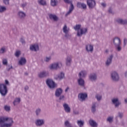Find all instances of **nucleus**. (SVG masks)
<instances>
[{
  "label": "nucleus",
  "instance_id": "b1692460",
  "mask_svg": "<svg viewBox=\"0 0 127 127\" xmlns=\"http://www.w3.org/2000/svg\"><path fill=\"white\" fill-rule=\"evenodd\" d=\"M65 60L66 66H70V65H71V63L72 62V58L71 56H67L65 59Z\"/></svg>",
  "mask_w": 127,
  "mask_h": 127
},
{
  "label": "nucleus",
  "instance_id": "4be33fe9",
  "mask_svg": "<svg viewBox=\"0 0 127 127\" xmlns=\"http://www.w3.org/2000/svg\"><path fill=\"white\" fill-rule=\"evenodd\" d=\"M86 50L87 52H93L94 51V47L91 44H88L86 46Z\"/></svg>",
  "mask_w": 127,
  "mask_h": 127
},
{
  "label": "nucleus",
  "instance_id": "f257e3e1",
  "mask_svg": "<svg viewBox=\"0 0 127 127\" xmlns=\"http://www.w3.org/2000/svg\"><path fill=\"white\" fill-rule=\"evenodd\" d=\"M13 123L12 118L0 116V127H11Z\"/></svg>",
  "mask_w": 127,
  "mask_h": 127
},
{
  "label": "nucleus",
  "instance_id": "a19ab883",
  "mask_svg": "<svg viewBox=\"0 0 127 127\" xmlns=\"http://www.w3.org/2000/svg\"><path fill=\"white\" fill-rule=\"evenodd\" d=\"M82 26L81 25H80V24H78V25H76V26H74V27H73V28H74V29H75V30H77V32H78V30H80V29H81V27Z\"/></svg>",
  "mask_w": 127,
  "mask_h": 127
},
{
  "label": "nucleus",
  "instance_id": "6e6552de",
  "mask_svg": "<svg viewBox=\"0 0 127 127\" xmlns=\"http://www.w3.org/2000/svg\"><path fill=\"white\" fill-rule=\"evenodd\" d=\"M87 4L89 9H93L96 6V1L95 0H87Z\"/></svg>",
  "mask_w": 127,
  "mask_h": 127
},
{
  "label": "nucleus",
  "instance_id": "13d9d810",
  "mask_svg": "<svg viewBox=\"0 0 127 127\" xmlns=\"http://www.w3.org/2000/svg\"><path fill=\"white\" fill-rule=\"evenodd\" d=\"M101 4L103 7H106V6H107V4L106 3L102 2Z\"/></svg>",
  "mask_w": 127,
  "mask_h": 127
},
{
  "label": "nucleus",
  "instance_id": "3c124183",
  "mask_svg": "<svg viewBox=\"0 0 127 127\" xmlns=\"http://www.w3.org/2000/svg\"><path fill=\"white\" fill-rule=\"evenodd\" d=\"M127 44V39L124 38V46H126Z\"/></svg>",
  "mask_w": 127,
  "mask_h": 127
},
{
  "label": "nucleus",
  "instance_id": "9b49d317",
  "mask_svg": "<svg viewBox=\"0 0 127 127\" xmlns=\"http://www.w3.org/2000/svg\"><path fill=\"white\" fill-rule=\"evenodd\" d=\"M87 97H88V95L86 93H79L78 95V100L80 101V102L85 101Z\"/></svg>",
  "mask_w": 127,
  "mask_h": 127
},
{
  "label": "nucleus",
  "instance_id": "a211bd4d",
  "mask_svg": "<svg viewBox=\"0 0 127 127\" xmlns=\"http://www.w3.org/2000/svg\"><path fill=\"white\" fill-rule=\"evenodd\" d=\"M77 7L78 8H82V9H86V8H87V5L84 3L78 2L77 3Z\"/></svg>",
  "mask_w": 127,
  "mask_h": 127
},
{
  "label": "nucleus",
  "instance_id": "052dcab7",
  "mask_svg": "<svg viewBox=\"0 0 127 127\" xmlns=\"http://www.w3.org/2000/svg\"><path fill=\"white\" fill-rule=\"evenodd\" d=\"M10 69H12V66H11V65L9 67H7V71H9V70H10Z\"/></svg>",
  "mask_w": 127,
  "mask_h": 127
},
{
  "label": "nucleus",
  "instance_id": "bf43d9fd",
  "mask_svg": "<svg viewBox=\"0 0 127 127\" xmlns=\"http://www.w3.org/2000/svg\"><path fill=\"white\" fill-rule=\"evenodd\" d=\"M108 11L109 12V13H112L113 14V10H112V8H109Z\"/></svg>",
  "mask_w": 127,
  "mask_h": 127
},
{
  "label": "nucleus",
  "instance_id": "338daca9",
  "mask_svg": "<svg viewBox=\"0 0 127 127\" xmlns=\"http://www.w3.org/2000/svg\"><path fill=\"white\" fill-rule=\"evenodd\" d=\"M25 75H28V74L27 72H25Z\"/></svg>",
  "mask_w": 127,
  "mask_h": 127
},
{
  "label": "nucleus",
  "instance_id": "2f4dec72",
  "mask_svg": "<svg viewBox=\"0 0 127 127\" xmlns=\"http://www.w3.org/2000/svg\"><path fill=\"white\" fill-rule=\"evenodd\" d=\"M58 4V0H51V5L52 6H56Z\"/></svg>",
  "mask_w": 127,
  "mask_h": 127
},
{
  "label": "nucleus",
  "instance_id": "f704fd0d",
  "mask_svg": "<svg viewBox=\"0 0 127 127\" xmlns=\"http://www.w3.org/2000/svg\"><path fill=\"white\" fill-rule=\"evenodd\" d=\"M89 123L91 127H96L97 126V123L93 120H89Z\"/></svg>",
  "mask_w": 127,
  "mask_h": 127
},
{
  "label": "nucleus",
  "instance_id": "bb28decb",
  "mask_svg": "<svg viewBox=\"0 0 127 127\" xmlns=\"http://www.w3.org/2000/svg\"><path fill=\"white\" fill-rule=\"evenodd\" d=\"M117 22L118 23H119L120 24H127V19L123 20V19H118L116 20Z\"/></svg>",
  "mask_w": 127,
  "mask_h": 127
},
{
  "label": "nucleus",
  "instance_id": "c9c22d12",
  "mask_svg": "<svg viewBox=\"0 0 127 127\" xmlns=\"http://www.w3.org/2000/svg\"><path fill=\"white\" fill-rule=\"evenodd\" d=\"M103 97L102 96V95L101 94H96L95 96V98L97 100L98 102H100L101 100H102Z\"/></svg>",
  "mask_w": 127,
  "mask_h": 127
},
{
  "label": "nucleus",
  "instance_id": "69168bd1",
  "mask_svg": "<svg viewBox=\"0 0 127 127\" xmlns=\"http://www.w3.org/2000/svg\"><path fill=\"white\" fill-rule=\"evenodd\" d=\"M105 52H106V53H108V52H109V50H106Z\"/></svg>",
  "mask_w": 127,
  "mask_h": 127
},
{
  "label": "nucleus",
  "instance_id": "ea45409f",
  "mask_svg": "<svg viewBox=\"0 0 127 127\" xmlns=\"http://www.w3.org/2000/svg\"><path fill=\"white\" fill-rule=\"evenodd\" d=\"M64 126L66 127H72V124L69 121H66L64 122Z\"/></svg>",
  "mask_w": 127,
  "mask_h": 127
},
{
  "label": "nucleus",
  "instance_id": "5701e85b",
  "mask_svg": "<svg viewBox=\"0 0 127 127\" xmlns=\"http://www.w3.org/2000/svg\"><path fill=\"white\" fill-rule=\"evenodd\" d=\"M87 75V72L85 70H82L78 73L79 78L83 79V78H85L86 75Z\"/></svg>",
  "mask_w": 127,
  "mask_h": 127
},
{
  "label": "nucleus",
  "instance_id": "09e8293b",
  "mask_svg": "<svg viewBox=\"0 0 127 127\" xmlns=\"http://www.w3.org/2000/svg\"><path fill=\"white\" fill-rule=\"evenodd\" d=\"M64 2L65 3H70V5H72V4H73V3H72V1L70 0H64Z\"/></svg>",
  "mask_w": 127,
  "mask_h": 127
},
{
  "label": "nucleus",
  "instance_id": "5fc2aeb1",
  "mask_svg": "<svg viewBox=\"0 0 127 127\" xmlns=\"http://www.w3.org/2000/svg\"><path fill=\"white\" fill-rule=\"evenodd\" d=\"M73 113L74 115H79V111L78 110H73Z\"/></svg>",
  "mask_w": 127,
  "mask_h": 127
},
{
  "label": "nucleus",
  "instance_id": "58836bf2",
  "mask_svg": "<svg viewBox=\"0 0 127 127\" xmlns=\"http://www.w3.org/2000/svg\"><path fill=\"white\" fill-rule=\"evenodd\" d=\"M6 10V8L3 6H0V13H2V12H4Z\"/></svg>",
  "mask_w": 127,
  "mask_h": 127
},
{
  "label": "nucleus",
  "instance_id": "e433bc0d",
  "mask_svg": "<svg viewBox=\"0 0 127 127\" xmlns=\"http://www.w3.org/2000/svg\"><path fill=\"white\" fill-rule=\"evenodd\" d=\"M84 121L81 120H78L77 121V124L79 127H82L84 126Z\"/></svg>",
  "mask_w": 127,
  "mask_h": 127
},
{
  "label": "nucleus",
  "instance_id": "72a5a7b5",
  "mask_svg": "<svg viewBox=\"0 0 127 127\" xmlns=\"http://www.w3.org/2000/svg\"><path fill=\"white\" fill-rule=\"evenodd\" d=\"M20 103V98H16L14 99L13 104L14 106H16V105H18Z\"/></svg>",
  "mask_w": 127,
  "mask_h": 127
},
{
  "label": "nucleus",
  "instance_id": "1a4fd4ad",
  "mask_svg": "<svg viewBox=\"0 0 127 127\" xmlns=\"http://www.w3.org/2000/svg\"><path fill=\"white\" fill-rule=\"evenodd\" d=\"M39 78L42 79L43 78H46L49 76V72L48 71L44 70L40 72L38 75Z\"/></svg>",
  "mask_w": 127,
  "mask_h": 127
},
{
  "label": "nucleus",
  "instance_id": "6ab92c4d",
  "mask_svg": "<svg viewBox=\"0 0 127 127\" xmlns=\"http://www.w3.org/2000/svg\"><path fill=\"white\" fill-rule=\"evenodd\" d=\"M26 16V14H25L24 12L22 11H20L18 12V17H19L20 19H24Z\"/></svg>",
  "mask_w": 127,
  "mask_h": 127
},
{
  "label": "nucleus",
  "instance_id": "ddd939ff",
  "mask_svg": "<svg viewBox=\"0 0 127 127\" xmlns=\"http://www.w3.org/2000/svg\"><path fill=\"white\" fill-rule=\"evenodd\" d=\"M65 78V74L63 72H61L60 73L55 76V80H58L59 81H61L63 79Z\"/></svg>",
  "mask_w": 127,
  "mask_h": 127
},
{
  "label": "nucleus",
  "instance_id": "864d4df0",
  "mask_svg": "<svg viewBox=\"0 0 127 127\" xmlns=\"http://www.w3.org/2000/svg\"><path fill=\"white\" fill-rule=\"evenodd\" d=\"M107 121L108 122H109V123H112V122H113V118L112 117H109L107 119Z\"/></svg>",
  "mask_w": 127,
  "mask_h": 127
},
{
  "label": "nucleus",
  "instance_id": "4d7b16f0",
  "mask_svg": "<svg viewBox=\"0 0 127 127\" xmlns=\"http://www.w3.org/2000/svg\"><path fill=\"white\" fill-rule=\"evenodd\" d=\"M20 41L21 42L22 44H25V41L23 38H21Z\"/></svg>",
  "mask_w": 127,
  "mask_h": 127
},
{
  "label": "nucleus",
  "instance_id": "4c0bfd02",
  "mask_svg": "<svg viewBox=\"0 0 127 127\" xmlns=\"http://www.w3.org/2000/svg\"><path fill=\"white\" fill-rule=\"evenodd\" d=\"M6 52V49H5V47H2L0 49V54H3V53H5Z\"/></svg>",
  "mask_w": 127,
  "mask_h": 127
},
{
  "label": "nucleus",
  "instance_id": "393cba45",
  "mask_svg": "<svg viewBox=\"0 0 127 127\" xmlns=\"http://www.w3.org/2000/svg\"><path fill=\"white\" fill-rule=\"evenodd\" d=\"M77 82L79 86H80V87H84L85 86V81L83 78H79V79H78Z\"/></svg>",
  "mask_w": 127,
  "mask_h": 127
},
{
  "label": "nucleus",
  "instance_id": "f3484780",
  "mask_svg": "<svg viewBox=\"0 0 127 127\" xmlns=\"http://www.w3.org/2000/svg\"><path fill=\"white\" fill-rule=\"evenodd\" d=\"M30 50H31V51H38V50H39V46L38 44H34L31 45L30 47Z\"/></svg>",
  "mask_w": 127,
  "mask_h": 127
},
{
  "label": "nucleus",
  "instance_id": "c85d7f7f",
  "mask_svg": "<svg viewBox=\"0 0 127 127\" xmlns=\"http://www.w3.org/2000/svg\"><path fill=\"white\" fill-rule=\"evenodd\" d=\"M74 9V5L73 4H71V5L69 6V9L68 11L67 12V13L65 14V16H68L69 14H70L72 11H73V10Z\"/></svg>",
  "mask_w": 127,
  "mask_h": 127
},
{
  "label": "nucleus",
  "instance_id": "cd10ccee",
  "mask_svg": "<svg viewBox=\"0 0 127 127\" xmlns=\"http://www.w3.org/2000/svg\"><path fill=\"white\" fill-rule=\"evenodd\" d=\"M49 18L51 19H53L54 21H58V17L56 16V15L50 14L49 15Z\"/></svg>",
  "mask_w": 127,
  "mask_h": 127
},
{
  "label": "nucleus",
  "instance_id": "e2e57ef3",
  "mask_svg": "<svg viewBox=\"0 0 127 127\" xmlns=\"http://www.w3.org/2000/svg\"><path fill=\"white\" fill-rule=\"evenodd\" d=\"M68 90H69V87H67L65 90V92H68Z\"/></svg>",
  "mask_w": 127,
  "mask_h": 127
},
{
  "label": "nucleus",
  "instance_id": "f03ea898",
  "mask_svg": "<svg viewBox=\"0 0 127 127\" xmlns=\"http://www.w3.org/2000/svg\"><path fill=\"white\" fill-rule=\"evenodd\" d=\"M5 84H0V93L1 96H5L7 94V87L6 85H9V82L8 80H5Z\"/></svg>",
  "mask_w": 127,
  "mask_h": 127
},
{
  "label": "nucleus",
  "instance_id": "a18cd8bd",
  "mask_svg": "<svg viewBox=\"0 0 127 127\" xmlns=\"http://www.w3.org/2000/svg\"><path fill=\"white\" fill-rule=\"evenodd\" d=\"M4 110H5L6 112H9V111H10V107L5 105L4 107Z\"/></svg>",
  "mask_w": 127,
  "mask_h": 127
},
{
  "label": "nucleus",
  "instance_id": "603ef678",
  "mask_svg": "<svg viewBox=\"0 0 127 127\" xmlns=\"http://www.w3.org/2000/svg\"><path fill=\"white\" fill-rule=\"evenodd\" d=\"M5 4H9V0H3Z\"/></svg>",
  "mask_w": 127,
  "mask_h": 127
},
{
  "label": "nucleus",
  "instance_id": "412c9836",
  "mask_svg": "<svg viewBox=\"0 0 127 127\" xmlns=\"http://www.w3.org/2000/svg\"><path fill=\"white\" fill-rule=\"evenodd\" d=\"M18 64L21 66H23L26 64V59L25 58L21 57L18 62Z\"/></svg>",
  "mask_w": 127,
  "mask_h": 127
},
{
  "label": "nucleus",
  "instance_id": "7c9ffc66",
  "mask_svg": "<svg viewBox=\"0 0 127 127\" xmlns=\"http://www.w3.org/2000/svg\"><path fill=\"white\" fill-rule=\"evenodd\" d=\"M38 3L40 4V5L45 6L47 4L46 0H38Z\"/></svg>",
  "mask_w": 127,
  "mask_h": 127
},
{
  "label": "nucleus",
  "instance_id": "c03bdc74",
  "mask_svg": "<svg viewBox=\"0 0 127 127\" xmlns=\"http://www.w3.org/2000/svg\"><path fill=\"white\" fill-rule=\"evenodd\" d=\"M118 117L120 118V119H123L124 117V113L121 112H119L118 113Z\"/></svg>",
  "mask_w": 127,
  "mask_h": 127
},
{
  "label": "nucleus",
  "instance_id": "c756f323",
  "mask_svg": "<svg viewBox=\"0 0 127 127\" xmlns=\"http://www.w3.org/2000/svg\"><path fill=\"white\" fill-rule=\"evenodd\" d=\"M70 29L67 27V25H64L63 28L64 33H67L69 32Z\"/></svg>",
  "mask_w": 127,
  "mask_h": 127
},
{
  "label": "nucleus",
  "instance_id": "aec40b11",
  "mask_svg": "<svg viewBox=\"0 0 127 127\" xmlns=\"http://www.w3.org/2000/svg\"><path fill=\"white\" fill-rule=\"evenodd\" d=\"M89 80L91 81V82H95L97 81V74L96 73H92L89 75Z\"/></svg>",
  "mask_w": 127,
  "mask_h": 127
},
{
  "label": "nucleus",
  "instance_id": "423d86ee",
  "mask_svg": "<svg viewBox=\"0 0 127 127\" xmlns=\"http://www.w3.org/2000/svg\"><path fill=\"white\" fill-rule=\"evenodd\" d=\"M86 33H88V28H81L77 31V36H78V37H81L82 35H85L86 34Z\"/></svg>",
  "mask_w": 127,
  "mask_h": 127
},
{
  "label": "nucleus",
  "instance_id": "680f3d73",
  "mask_svg": "<svg viewBox=\"0 0 127 127\" xmlns=\"http://www.w3.org/2000/svg\"><path fill=\"white\" fill-rule=\"evenodd\" d=\"M25 91H27V90H28L29 88H28V86H25V88H24Z\"/></svg>",
  "mask_w": 127,
  "mask_h": 127
},
{
  "label": "nucleus",
  "instance_id": "473e14b6",
  "mask_svg": "<svg viewBox=\"0 0 127 127\" xmlns=\"http://www.w3.org/2000/svg\"><path fill=\"white\" fill-rule=\"evenodd\" d=\"M35 115L37 117H38L41 114V109L40 108H38L35 111Z\"/></svg>",
  "mask_w": 127,
  "mask_h": 127
},
{
  "label": "nucleus",
  "instance_id": "20e7f679",
  "mask_svg": "<svg viewBox=\"0 0 127 127\" xmlns=\"http://www.w3.org/2000/svg\"><path fill=\"white\" fill-rule=\"evenodd\" d=\"M62 67V63H54L51 64L50 65V69L51 70H58V69H60Z\"/></svg>",
  "mask_w": 127,
  "mask_h": 127
},
{
  "label": "nucleus",
  "instance_id": "0eeeda50",
  "mask_svg": "<svg viewBox=\"0 0 127 127\" xmlns=\"http://www.w3.org/2000/svg\"><path fill=\"white\" fill-rule=\"evenodd\" d=\"M46 84L50 89H55L56 87V83L52 79H47L46 80Z\"/></svg>",
  "mask_w": 127,
  "mask_h": 127
},
{
  "label": "nucleus",
  "instance_id": "8fccbe9b",
  "mask_svg": "<svg viewBox=\"0 0 127 127\" xmlns=\"http://www.w3.org/2000/svg\"><path fill=\"white\" fill-rule=\"evenodd\" d=\"M2 64L3 65H7V60L6 59H3L2 60Z\"/></svg>",
  "mask_w": 127,
  "mask_h": 127
},
{
  "label": "nucleus",
  "instance_id": "774afa93",
  "mask_svg": "<svg viewBox=\"0 0 127 127\" xmlns=\"http://www.w3.org/2000/svg\"><path fill=\"white\" fill-rule=\"evenodd\" d=\"M1 68V65L0 64V69Z\"/></svg>",
  "mask_w": 127,
  "mask_h": 127
},
{
  "label": "nucleus",
  "instance_id": "f8f14e48",
  "mask_svg": "<svg viewBox=\"0 0 127 127\" xmlns=\"http://www.w3.org/2000/svg\"><path fill=\"white\" fill-rule=\"evenodd\" d=\"M113 58H114V55L112 54L107 58L106 62V65L107 67H109L110 65L112 64V62H113Z\"/></svg>",
  "mask_w": 127,
  "mask_h": 127
},
{
  "label": "nucleus",
  "instance_id": "79ce46f5",
  "mask_svg": "<svg viewBox=\"0 0 127 127\" xmlns=\"http://www.w3.org/2000/svg\"><path fill=\"white\" fill-rule=\"evenodd\" d=\"M64 34V37H65L66 39L71 38V35L69 34V32L65 33Z\"/></svg>",
  "mask_w": 127,
  "mask_h": 127
},
{
  "label": "nucleus",
  "instance_id": "de8ad7c7",
  "mask_svg": "<svg viewBox=\"0 0 127 127\" xmlns=\"http://www.w3.org/2000/svg\"><path fill=\"white\" fill-rule=\"evenodd\" d=\"M20 55V51H16L15 53V56L16 57H19V56Z\"/></svg>",
  "mask_w": 127,
  "mask_h": 127
},
{
  "label": "nucleus",
  "instance_id": "a878e982",
  "mask_svg": "<svg viewBox=\"0 0 127 127\" xmlns=\"http://www.w3.org/2000/svg\"><path fill=\"white\" fill-rule=\"evenodd\" d=\"M96 108H97V102H93L91 106V112L93 114L96 113Z\"/></svg>",
  "mask_w": 127,
  "mask_h": 127
},
{
  "label": "nucleus",
  "instance_id": "37998d69",
  "mask_svg": "<svg viewBox=\"0 0 127 127\" xmlns=\"http://www.w3.org/2000/svg\"><path fill=\"white\" fill-rule=\"evenodd\" d=\"M64 100H65V96H64V95H61L59 96V100L60 102L61 101H64Z\"/></svg>",
  "mask_w": 127,
  "mask_h": 127
},
{
  "label": "nucleus",
  "instance_id": "49530a36",
  "mask_svg": "<svg viewBox=\"0 0 127 127\" xmlns=\"http://www.w3.org/2000/svg\"><path fill=\"white\" fill-rule=\"evenodd\" d=\"M51 60V57H47L44 59V62L48 63Z\"/></svg>",
  "mask_w": 127,
  "mask_h": 127
},
{
  "label": "nucleus",
  "instance_id": "6e6d98bb",
  "mask_svg": "<svg viewBox=\"0 0 127 127\" xmlns=\"http://www.w3.org/2000/svg\"><path fill=\"white\" fill-rule=\"evenodd\" d=\"M26 5H27V3H26V2H24L21 4V6H22V7H23V8L25 7V6H26Z\"/></svg>",
  "mask_w": 127,
  "mask_h": 127
},
{
  "label": "nucleus",
  "instance_id": "39448f33",
  "mask_svg": "<svg viewBox=\"0 0 127 127\" xmlns=\"http://www.w3.org/2000/svg\"><path fill=\"white\" fill-rule=\"evenodd\" d=\"M111 79L114 82H118L120 80V75L116 71H112L111 73Z\"/></svg>",
  "mask_w": 127,
  "mask_h": 127
},
{
  "label": "nucleus",
  "instance_id": "9d476101",
  "mask_svg": "<svg viewBox=\"0 0 127 127\" xmlns=\"http://www.w3.org/2000/svg\"><path fill=\"white\" fill-rule=\"evenodd\" d=\"M112 102L115 108H119L120 105H122V102L119 100V98H113L112 99Z\"/></svg>",
  "mask_w": 127,
  "mask_h": 127
},
{
  "label": "nucleus",
  "instance_id": "7ed1b4c3",
  "mask_svg": "<svg viewBox=\"0 0 127 127\" xmlns=\"http://www.w3.org/2000/svg\"><path fill=\"white\" fill-rule=\"evenodd\" d=\"M113 43L115 46V48L117 51L120 52V51H122V42H121V39L119 37H115L113 39Z\"/></svg>",
  "mask_w": 127,
  "mask_h": 127
},
{
  "label": "nucleus",
  "instance_id": "dca6fc26",
  "mask_svg": "<svg viewBox=\"0 0 127 127\" xmlns=\"http://www.w3.org/2000/svg\"><path fill=\"white\" fill-rule=\"evenodd\" d=\"M63 107L65 113H67V114L71 113V108L70 107H69V105L67 104L66 103H64L63 104Z\"/></svg>",
  "mask_w": 127,
  "mask_h": 127
},
{
  "label": "nucleus",
  "instance_id": "0e129e2a",
  "mask_svg": "<svg viewBox=\"0 0 127 127\" xmlns=\"http://www.w3.org/2000/svg\"><path fill=\"white\" fill-rule=\"evenodd\" d=\"M125 103H126V104H127V98H126V99H125Z\"/></svg>",
  "mask_w": 127,
  "mask_h": 127
},
{
  "label": "nucleus",
  "instance_id": "4468645a",
  "mask_svg": "<svg viewBox=\"0 0 127 127\" xmlns=\"http://www.w3.org/2000/svg\"><path fill=\"white\" fill-rule=\"evenodd\" d=\"M63 93V89H62V88H59L56 90L55 96L57 98H59V97H60V96H61Z\"/></svg>",
  "mask_w": 127,
  "mask_h": 127
},
{
  "label": "nucleus",
  "instance_id": "2eb2a0df",
  "mask_svg": "<svg viewBox=\"0 0 127 127\" xmlns=\"http://www.w3.org/2000/svg\"><path fill=\"white\" fill-rule=\"evenodd\" d=\"M45 121L43 119H37L35 121V125L37 127H42L44 125Z\"/></svg>",
  "mask_w": 127,
  "mask_h": 127
}]
</instances>
